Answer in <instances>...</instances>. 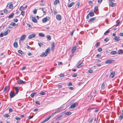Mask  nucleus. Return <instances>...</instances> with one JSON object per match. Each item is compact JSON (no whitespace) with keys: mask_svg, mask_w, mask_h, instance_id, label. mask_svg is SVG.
<instances>
[{"mask_svg":"<svg viewBox=\"0 0 123 123\" xmlns=\"http://www.w3.org/2000/svg\"><path fill=\"white\" fill-rule=\"evenodd\" d=\"M98 10V7L97 6H95L94 8V11H97Z\"/></svg>","mask_w":123,"mask_h":123,"instance_id":"ea45409f","label":"nucleus"},{"mask_svg":"<svg viewBox=\"0 0 123 123\" xmlns=\"http://www.w3.org/2000/svg\"><path fill=\"white\" fill-rule=\"evenodd\" d=\"M115 41L118 42L120 40L119 37L116 36L114 38Z\"/></svg>","mask_w":123,"mask_h":123,"instance_id":"f8f14e48","label":"nucleus"},{"mask_svg":"<svg viewBox=\"0 0 123 123\" xmlns=\"http://www.w3.org/2000/svg\"><path fill=\"white\" fill-rule=\"evenodd\" d=\"M54 115V114H53V113H52L51 116H50L49 117H48L47 118H46L41 123H45V122L47 121L48 120H49L51 117L53 116Z\"/></svg>","mask_w":123,"mask_h":123,"instance_id":"f03ea898","label":"nucleus"},{"mask_svg":"<svg viewBox=\"0 0 123 123\" xmlns=\"http://www.w3.org/2000/svg\"><path fill=\"white\" fill-rule=\"evenodd\" d=\"M32 21L33 22L35 23H37V19L35 17H32Z\"/></svg>","mask_w":123,"mask_h":123,"instance_id":"9b49d317","label":"nucleus"},{"mask_svg":"<svg viewBox=\"0 0 123 123\" xmlns=\"http://www.w3.org/2000/svg\"><path fill=\"white\" fill-rule=\"evenodd\" d=\"M51 46L52 48H53L54 47L55 43L54 42H52L51 44Z\"/></svg>","mask_w":123,"mask_h":123,"instance_id":"a18cd8bd","label":"nucleus"},{"mask_svg":"<svg viewBox=\"0 0 123 123\" xmlns=\"http://www.w3.org/2000/svg\"><path fill=\"white\" fill-rule=\"evenodd\" d=\"M115 74V72H112L111 73V74L110 75V76L112 78H113L114 77Z\"/></svg>","mask_w":123,"mask_h":123,"instance_id":"a211bd4d","label":"nucleus"},{"mask_svg":"<svg viewBox=\"0 0 123 123\" xmlns=\"http://www.w3.org/2000/svg\"><path fill=\"white\" fill-rule=\"evenodd\" d=\"M47 55V53H46L45 52H43L41 55L40 56L42 57H45Z\"/></svg>","mask_w":123,"mask_h":123,"instance_id":"ddd939ff","label":"nucleus"},{"mask_svg":"<svg viewBox=\"0 0 123 123\" xmlns=\"http://www.w3.org/2000/svg\"><path fill=\"white\" fill-rule=\"evenodd\" d=\"M102 50V49L101 48H99L98 49V51L99 52L101 51Z\"/></svg>","mask_w":123,"mask_h":123,"instance_id":"e2e57ef3","label":"nucleus"},{"mask_svg":"<svg viewBox=\"0 0 123 123\" xmlns=\"http://www.w3.org/2000/svg\"><path fill=\"white\" fill-rule=\"evenodd\" d=\"M105 84L103 83L101 86V88L102 89H104L105 88Z\"/></svg>","mask_w":123,"mask_h":123,"instance_id":"bb28decb","label":"nucleus"},{"mask_svg":"<svg viewBox=\"0 0 123 123\" xmlns=\"http://www.w3.org/2000/svg\"><path fill=\"white\" fill-rule=\"evenodd\" d=\"M71 113L70 112H67L66 113V114L67 115H69L71 114Z\"/></svg>","mask_w":123,"mask_h":123,"instance_id":"37998d69","label":"nucleus"},{"mask_svg":"<svg viewBox=\"0 0 123 123\" xmlns=\"http://www.w3.org/2000/svg\"><path fill=\"white\" fill-rule=\"evenodd\" d=\"M8 33L6 31L4 32L3 33L4 36H5L8 34Z\"/></svg>","mask_w":123,"mask_h":123,"instance_id":"864d4df0","label":"nucleus"},{"mask_svg":"<svg viewBox=\"0 0 123 123\" xmlns=\"http://www.w3.org/2000/svg\"><path fill=\"white\" fill-rule=\"evenodd\" d=\"M114 62V60L111 59L108 60L105 62V63L106 64H110L113 63Z\"/></svg>","mask_w":123,"mask_h":123,"instance_id":"7ed1b4c3","label":"nucleus"},{"mask_svg":"<svg viewBox=\"0 0 123 123\" xmlns=\"http://www.w3.org/2000/svg\"><path fill=\"white\" fill-rule=\"evenodd\" d=\"M78 47L77 46H74L72 49L71 51L72 53H74L77 49Z\"/></svg>","mask_w":123,"mask_h":123,"instance_id":"423d86ee","label":"nucleus"},{"mask_svg":"<svg viewBox=\"0 0 123 123\" xmlns=\"http://www.w3.org/2000/svg\"><path fill=\"white\" fill-rule=\"evenodd\" d=\"M46 93L44 92H42L40 93V94L42 95H45Z\"/></svg>","mask_w":123,"mask_h":123,"instance_id":"8fccbe9b","label":"nucleus"},{"mask_svg":"<svg viewBox=\"0 0 123 123\" xmlns=\"http://www.w3.org/2000/svg\"><path fill=\"white\" fill-rule=\"evenodd\" d=\"M28 26L30 27V28H32V26L30 24H27Z\"/></svg>","mask_w":123,"mask_h":123,"instance_id":"338daca9","label":"nucleus"},{"mask_svg":"<svg viewBox=\"0 0 123 123\" xmlns=\"http://www.w3.org/2000/svg\"><path fill=\"white\" fill-rule=\"evenodd\" d=\"M58 65H62L63 64L62 63V62H60L58 63Z\"/></svg>","mask_w":123,"mask_h":123,"instance_id":"69168bd1","label":"nucleus"},{"mask_svg":"<svg viewBox=\"0 0 123 123\" xmlns=\"http://www.w3.org/2000/svg\"><path fill=\"white\" fill-rule=\"evenodd\" d=\"M15 119L17 120H20V118L19 117H16Z\"/></svg>","mask_w":123,"mask_h":123,"instance_id":"5fc2aeb1","label":"nucleus"},{"mask_svg":"<svg viewBox=\"0 0 123 123\" xmlns=\"http://www.w3.org/2000/svg\"><path fill=\"white\" fill-rule=\"evenodd\" d=\"M60 3V1L59 0H55V1L54 2V5H56L57 4Z\"/></svg>","mask_w":123,"mask_h":123,"instance_id":"f3484780","label":"nucleus"},{"mask_svg":"<svg viewBox=\"0 0 123 123\" xmlns=\"http://www.w3.org/2000/svg\"><path fill=\"white\" fill-rule=\"evenodd\" d=\"M68 88L69 89L71 90H73L74 89V88L73 87H68Z\"/></svg>","mask_w":123,"mask_h":123,"instance_id":"603ef678","label":"nucleus"},{"mask_svg":"<svg viewBox=\"0 0 123 123\" xmlns=\"http://www.w3.org/2000/svg\"><path fill=\"white\" fill-rule=\"evenodd\" d=\"M50 19V18L49 17H47L44 18L42 19V22L43 23H45L48 21H49Z\"/></svg>","mask_w":123,"mask_h":123,"instance_id":"20e7f679","label":"nucleus"},{"mask_svg":"<svg viewBox=\"0 0 123 123\" xmlns=\"http://www.w3.org/2000/svg\"><path fill=\"white\" fill-rule=\"evenodd\" d=\"M109 40V39L108 38H106L104 39V41L106 42H108Z\"/></svg>","mask_w":123,"mask_h":123,"instance_id":"de8ad7c7","label":"nucleus"},{"mask_svg":"<svg viewBox=\"0 0 123 123\" xmlns=\"http://www.w3.org/2000/svg\"><path fill=\"white\" fill-rule=\"evenodd\" d=\"M18 52L19 53L22 55V53L23 52L21 50H18Z\"/></svg>","mask_w":123,"mask_h":123,"instance_id":"58836bf2","label":"nucleus"},{"mask_svg":"<svg viewBox=\"0 0 123 123\" xmlns=\"http://www.w3.org/2000/svg\"><path fill=\"white\" fill-rule=\"evenodd\" d=\"M36 36V34H32L29 35L28 36V38L31 39L32 38L35 37Z\"/></svg>","mask_w":123,"mask_h":123,"instance_id":"39448f33","label":"nucleus"},{"mask_svg":"<svg viewBox=\"0 0 123 123\" xmlns=\"http://www.w3.org/2000/svg\"><path fill=\"white\" fill-rule=\"evenodd\" d=\"M5 57V55H4L3 56H0V60H1L3 58Z\"/></svg>","mask_w":123,"mask_h":123,"instance_id":"6e6d98bb","label":"nucleus"},{"mask_svg":"<svg viewBox=\"0 0 123 123\" xmlns=\"http://www.w3.org/2000/svg\"><path fill=\"white\" fill-rule=\"evenodd\" d=\"M88 14L91 17H92L94 15V13L92 11L91 12V11H90V12Z\"/></svg>","mask_w":123,"mask_h":123,"instance_id":"dca6fc26","label":"nucleus"},{"mask_svg":"<svg viewBox=\"0 0 123 123\" xmlns=\"http://www.w3.org/2000/svg\"><path fill=\"white\" fill-rule=\"evenodd\" d=\"M14 15V14L13 13H11L8 16V18L10 19L12 18L13 17Z\"/></svg>","mask_w":123,"mask_h":123,"instance_id":"aec40b11","label":"nucleus"},{"mask_svg":"<svg viewBox=\"0 0 123 123\" xmlns=\"http://www.w3.org/2000/svg\"><path fill=\"white\" fill-rule=\"evenodd\" d=\"M47 38L49 40H50L51 38V36L50 35H47Z\"/></svg>","mask_w":123,"mask_h":123,"instance_id":"f704fd0d","label":"nucleus"},{"mask_svg":"<svg viewBox=\"0 0 123 123\" xmlns=\"http://www.w3.org/2000/svg\"><path fill=\"white\" fill-rule=\"evenodd\" d=\"M95 19V18H92L90 19L88 21V22H92L94 21Z\"/></svg>","mask_w":123,"mask_h":123,"instance_id":"393cba45","label":"nucleus"},{"mask_svg":"<svg viewBox=\"0 0 123 123\" xmlns=\"http://www.w3.org/2000/svg\"><path fill=\"white\" fill-rule=\"evenodd\" d=\"M117 53L118 55L122 54H123V51L122 49H120L118 50Z\"/></svg>","mask_w":123,"mask_h":123,"instance_id":"2eb2a0df","label":"nucleus"},{"mask_svg":"<svg viewBox=\"0 0 123 123\" xmlns=\"http://www.w3.org/2000/svg\"><path fill=\"white\" fill-rule=\"evenodd\" d=\"M77 6H78V8L79 7V6L80 5V3L79 2H78L77 4Z\"/></svg>","mask_w":123,"mask_h":123,"instance_id":"4d7b16f0","label":"nucleus"},{"mask_svg":"<svg viewBox=\"0 0 123 123\" xmlns=\"http://www.w3.org/2000/svg\"><path fill=\"white\" fill-rule=\"evenodd\" d=\"M10 25H12V26H16V24L15 23H14V22H12L11 23V24H10Z\"/></svg>","mask_w":123,"mask_h":123,"instance_id":"473e14b6","label":"nucleus"},{"mask_svg":"<svg viewBox=\"0 0 123 123\" xmlns=\"http://www.w3.org/2000/svg\"><path fill=\"white\" fill-rule=\"evenodd\" d=\"M15 94H17L18 93V87H16L15 89Z\"/></svg>","mask_w":123,"mask_h":123,"instance_id":"c85d7f7f","label":"nucleus"},{"mask_svg":"<svg viewBox=\"0 0 123 123\" xmlns=\"http://www.w3.org/2000/svg\"><path fill=\"white\" fill-rule=\"evenodd\" d=\"M83 63H81V64H80L79 65H77L76 67L77 68H79L80 67H81L82 66H83Z\"/></svg>","mask_w":123,"mask_h":123,"instance_id":"cd10ccee","label":"nucleus"},{"mask_svg":"<svg viewBox=\"0 0 123 123\" xmlns=\"http://www.w3.org/2000/svg\"><path fill=\"white\" fill-rule=\"evenodd\" d=\"M39 36H40L42 37H45V35L42 33H40L39 34Z\"/></svg>","mask_w":123,"mask_h":123,"instance_id":"2f4dec72","label":"nucleus"},{"mask_svg":"<svg viewBox=\"0 0 123 123\" xmlns=\"http://www.w3.org/2000/svg\"><path fill=\"white\" fill-rule=\"evenodd\" d=\"M26 37V36L25 35H22L20 37V41L21 40L23 41L25 39Z\"/></svg>","mask_w":123,"mask_h":123,"instance_id":"4468645a","label":"nucleus"},{"mask_svg":"<svg viewBox=\"0 0 123 123\" xmlns=\"http://www.w3.org/2000/svg\"><path fill=\"white\" fill-rule=\"evenodd\" d=\"M109 5L112 7L115 6L116 5V3H114L113 2H109Z\"/></svg>","mask_w":123,"mask_h":123,"instance_id":"6e6552de","label":"nucleus"},{"mask_svg":"<svg viewBox=\"0 0 123 123\" xmlns=\"http://www.w3.org/2000/svg\"><path fill=\"white\" fill-rule=\"evenodd\" d=\"M13 5L12 4V2H11L9 4V7L10 9H12L13 8Z\"/></svg>","mask_w":123,"mask_h":123,"instance_id":"6ab92c4d","label":"nucleus"},{"mask_svg":"<svg viewBox=\"0 0 123 123\" xmlns=\"http://www.w3.org/2000/svg\"><path fill=\"white\" fill-rule=\"evenodd\" d=\"M9 87L8 86H6V87H5L4 88V89L3 90V92H4Z\"/></svg>","mask_w":123,"mask_h":123,"instance_id":"49530a36","label":"nucleus"},{"mask_svg":"<svg viewBox=\"0 0 123 123\" xmlns=\"http://www.w3.org/2000/svg\"><path fill=\"white\" fill-rule=\"evenodd\" d=\"M78 104L76 103L75 102L72 104L69 107L70 108L74 109L75 108L76 106H78Z\"/></svg>","mask_w":123,"mask_h":123,"instance_id":"f257e3e1","label":"nucleus"},{"mask_svg":"<svg viewBox=\"0 0 123 123\" xmlns=\"http://www.w3.org/2000/svg\"><path fill=\"white\" fill-rule=\"evenodd\" d=\"M35 103L36 104H37L38 105H40V103L39 101H36L35 102Z\"/></svg>","mask_w":123,"mask_h":123,"instance_id":"052dcab7","label":"nucleus"},{"mask_svg":"<svg viewBox=\"0 0 123 123\" xmlns=\"http://www.w3.org/2000/svg\"><path fill=\"white\" fill-rule=\"evenodd\" d=\"M56 18L59 21L61 20L62 19V17L61 15L60 14H58L56 15Z\"/></svg>","mask_w":123,"mask_h":123,"instance_id":"0eeeda50","label":"nucleus"},{"mask_svg":"<svg viewBox=\"0 0 123 123\" xmlns=\"http://www.w3.org/2000/svg\"><path fill=\"white\" fill-rule=\"evenodd\" d=\"M25 7L23 6H21L20 7L19 10L20 11H22L23 10L25 9Z\"/></svg>","mask_w":123,"mask_h":123,"instance_id":"7c9ffc66","label":"nucleus"},{"mask_svg":"<svg viewBox=\"0 0 123 123\" xmlns=\"http://www.w3.org/2000/svg\"><path fill=\"white\" fill-rule=\"evenodd\" d=\"M3 34L2 33H1L0 34V37H3L4 36Z\"/></svg>","mask_w":123,"mask_h":123,"instance_id":"680f3d73","label":"nucleus"},{"mask_svg":"<svg viewBox=\"0 0 123 123\" xmlns=\"http://www.w3.org/2000/svg\"><path fill=\"white\" fill-rule=\"evenodd\" d=\"M25 11H22L21 12V14L23 16H24L25 15Z\"/></svg>","mask_w":123,"mask_h":123,"instance_id":"e433bc0d","label":"nucleus"},{"mask_svg":"<svg viewBox=\"0 0 123 123\" xmlns=\"http://www.w3.org/2000/svg\"><path fill=\"white\" fill-rule=\"evenodd\" d=\"M13 21L15 22H17L18 21V20L17 18L14 19L13 20Z\"/></svg>","mask_w":123,"mask_h":123,"instance_id":"3c124183","label":"nucleus"},{"mask_svg":"<svg viewBox=\"0 0 123 123\" xmlns=\"http://www.w3.org/2000/svg\"><path fill=\"white\" fill-rule=\"evenodd\" d=\"M38 44L39 45L40 47H41V46H43V44L41 43H38Z\"/></svg>","mask_w":123,"mask_h":123,"instance_id":"4c0bfd02","label":"nucleus"},{"mask_svg":"<svg viewBox=\"0 0 123 123\" xmlns=\"http://www.w3.org/2000/svg\"><path fill=\"white\" fill-rule=\"evenodd\" d=\"M77 75L76 73H74L72 77H76Z\"/></svg>","mask_w":123,"mask_h":123,"instance_id":"c03bdc74","label":"nucleus"},{"mask_svg":"<svg viewBox=\"0 0 123 123\" xmlns=\"http://www.w3.org/2000/svg\"><path fill=\"white\" fill-rule=\"evenodd\" d=\"M123 118V115H120L118 118L119 120H121Z\"/></svg>","mask_w":123,"mask_h":123,"instance_id":"72a5a7b5","label":"nucleus"},{"mask_svg":"<svg viewBox=\"0 0 123 123\" xmlns=\"http://www.w3.org/2000/svg\"><path fill=\"white\" fill-rule=\"evenodd\" d=\"M119 35L121 37H123V33H120Z\"/></svg>","mask_w":123,"mask_h":123,"instance_id":"0e129e2a","label":"nucleus"},{"mask_svg":"<svg viewBox=\"0 0 123 123\" xmlns=\"http://www.w3.org/2000/svg\"><path fill=\"white\" fill-rule=\"evenodd\" d=\"M72 84L70 82L68 84V86H72Z\"/></svg>","mask_w":123,"mask_h":123,"instance_id":"13d9d810","label":"nucleus"},{"mask_svg":"<svg viewBox=\"0 0 123 123\" xmlns=\"http://www.w3.org/2000/svg\"><path fill=\"white\" fill-rule=\"evenodd\" d=\"M9 95L10 98H12L15 95V94L14 93H13L12 92H11L10 93Z\"/></svg>","mask_w":123,"mask_h":123,"instance_id":"9d476101","label":"nucleus"},{"mask_svg":"<svg viewBox=\"0 0 123 123\" xmlns=\"http://www.w3.org/2000/svg\"><path fill=\"white\" fill-rule=\"evenodd\" d=\"M62 117V115L59 116L56 118V119L57 120H59L61 119Z\"/></svg>","mask_w":123,"mask_h":123,"instance_id":"c756f323","label":"nucleus"},{"mask_svg":"<svg viewBox=\"0 0 123 123\" xmlns=\"http://www.w3.org/2000/svg\"><path fill=\"white\" fill-rule=\"evenodd\" d=\"M50 52V49L49 48H48L45 51V52L46 53H47L48 54H49Z\"/></svg>","mask_w":123,"mask_h":123,"instance_id":"5701e85b","label":"nucleus"},{"mask_svg":"<svg viewBox=\"0 0 123 123\" xmlns=\"http://www.w3.org/2000/svg\"><path fill=\"white\" fill-rule=\"evenodd\" d=\"M17 81L19 84H24L25 83V81H24L21 80H18Z\"/></svg>","mask_w":123,"mask_h":123,"instance_id":"1a4fd4ad","label":"nucleus"},{"mask_svg":"<svg viewBox=\"0 0 123 123\" xmlns=\"http://www.w3.org/2000/svg\"><path fill=\"white\" fill-rule=\"evenodd\" d=\"M117 52L116 51H112L111 52V54L112 55L116 54Z\"/></svg>","mask_w":123,"mask_h":123,"instance_id":"a878e982","label":"nucleus"},{"mask_svg":"<svg viewBox=\"0 0 123 123\" xmlns=\"http://www.w3.org/2000/svg\"><path fill=\"white\" fill-rule=\"evenodd\" d=\"M74 4V2H72L70 4L68 5V7H71Z\"/></svg>","mask_w":123,"mask_h":123,"instance_id":"4be33fe9","label":"nucleus"},{"mask_svg":"<svg viewBox=\"0 0 123 123\" xmlns=\"http://www.w3.org/2000/svg\"><path fill=\"white\" fill-rule=\"evenodd\" d=\"M36 94H37V93L36 92H33L31 94V97L33 98L34 96H35Z\"/></svg>","mask_w":123,"mask_h":123,"instance_id":"b1692460","label":"nucleus"},{"mask_svg":"<svg viewBox=\"0 0 123 123\" xmlns=\"http://www.w3.org/2000/svg\"><path fill=\"white\" fill-rule=\"evenodd\" d=\"M4 12L6 14H7L8 13V11L7 10H4Z\"/></svg>","mask_w":123,"mask_h":123,"instance_id":"79ce46f5","label":"nucleus"},{"mask_svg":"<svg viewBox=\"0 0 123 123\" xmlns=\"http://www.w3.org/2000/svg\"><path fill=\"white\" fill-rule=\"evenodd\" d=\"M10 116V115L7 114H5V115H4V117H8Z\"/></svg>","mask_w":123,"mask_h":123,"instance_id":"a19ab883","label":"nucleus"},{"mask_svg":"<svg viewBox=\"0 0 123 123\" xmlns=\"http://www.w3.org/2000/svg\"><path fill=\"white\" fill-rule=\"evenodd\" d=\"M100 45V43L99 42H98L96 44V47H97L98 46Z\"/></svg>","mask_w":123,"mask_h":123,"instance_id":"bf43d9fd","label":"nucleus"},{"mask_svg":"<svg viewBox=\"0 0 123 123\" xmlns=\"http://www.w3.org/2000/svg\"><path fill=\"white\" fill-rule=\"evenodd\" d=\"M64 74H62L60 75V77L61 78L62 77H64Z\"/></svg>","mask_w":123,"mask_h":123,"instance_id":"774afa93","label":"nucleus"},{"mask_svg":"<svg viewBox=\"0 0 123 123\" xmlns=\"http://www.w3.org/2000/svg\"><path fill=\"white\" fill-rule=\"evenodd\" d=\"M93 70H92L90 69L88 71V72L89 73H92L93 72Z\"/></svg>","mask_w":123,"mask_h":123,"instance_id":"09e8293b","label":"nucleus"},{"mask_svg":"<svg viewBox=\"0 0 123 123\" xmlns=\"http://www.w3.org/2000/svg\"><path fill=\"white\" fill-rule=\"evenodd\" d=\"M110 31L107 30L104 33V35H107V34H108Z\"/></svg>","mask_w":123,"mask_h":123,"instance_id":"c9c22d12","label":"nucleus"},{"mask_svg":"<svg viewBox=\"0 0 123 123\" xmlns=\"http://www.w3.org/2000/svg\"><path fill=\"white\" fill-rule=\"evenodd\" d=\"M13 46L15 48H17L18 47L17 42H15L13 43Z\"/></svg>","mask_w":123,"mask_h":123,"instance_id":"412c9836","label":"nucleus"}]
</instances>
